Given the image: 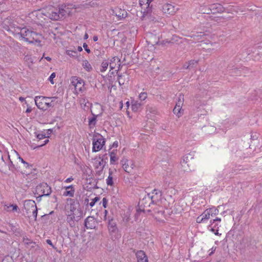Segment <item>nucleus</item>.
Wrapping results in <instances>:
<instances>
[{
  "label": "nucleus",
  "instance_id": "obj_1",
  "mask_svg": "<svg viewBox=\"0 0 262 262\" xmlns=\"http://www.w3.org/2000/svg\"><path fill=\"white\" fill-rule=\"evenodd\" d=\"M3 28L7 31L12 32L16 37L19 39L25 40L26 35L29 31V29L27 27L21 28L16 26L13 23H10L8 19L4 21Z\"/></svg>",
  "mask_w": 262,
  "mask_h": 262
},
{
  "label": "nucleus",
  "instance_id": "obj_2",
  "mask_svg": "<svg viewBox=\"0 0 262 262\" xmlns=\"http://www.w3.org/2000/svg\"><path fill=\"white\" fill-rule=\"evenodd\" d=\"M92 142V151L96 152L102 149L105 145V140L101 134L96 133L93 135Z\"/></svg>",
  "mask_w": 262,
  "mask_h": 262
},
{
  "label": "nucleus",
  "instance_id": "obj_3",
  "mask_svg": "<svg viewBox=\"0 0 262 262\" xmlns=\"http://www.w3.org/2000/svg\"><path fill=\"white\" fill-rule=\"evenodd\" d=\"M78 8L76 5L71 4L60 6L58 9L61 18L63 19L67 16L71 15L74 13L73 10H74L75 12V10Z\"/></svg>",
  "mask_w": 262,
  "mask_h": 262
},
{
  "label": "nucleus",
  "instance_id": "obj_4",
  "mask_svg": "<svg viewBox=\"0 0 262 262\" xmlns=\"http://www.w3.org/2000/svg\"><path fill=\"white\" fill-rule=\"evenodd\" d=\"M36 193L40 197L49 196L52 192L51 187L46 183H41L38 185L35 189Z\"/></svg>",
  "mask_w": 262,
  "mask_h": 262
},
{
  "label": "nucleus",
  "instance_id": "obj_5",
  "mask_svg": "<svg viewBox=\"0 0 262 262\" xmlns=\"http://www.w3.org/2000/svg\"><path fill=\"white\" fill-rule=\"evenodd\" d=\"M46 99H44V96H37L34 98L35 104L37 107L42 110H46L49 107H53L54 106V103L46 102Z\"/></svg>",
  "mask_w": 262,
  "mask_h": 262
},
{
  "label": "nucleus",
  "instance_id": "obj_6",
  "mask_svg": "<svg viewBox=\"0 0 262 262\" xmlns=\"http://www.w3.org/2000/svg\"><path fill=\"white\" fill-rule=\"evenodd\" d=\"M42 38V36L40 33H36L30 29L26 35L25 41L29 43H40Z\"/></svg>",
  "mask_w": 262,
  "mask_h": 262
},
{
  "label": "nucleus",
  "instance_id": "obj_7",
  "mask_svg": "<svg viewBox=\"0 0 262 262\" xmlns=\"http://www.w3.org/2000/svg\"><path fill=\"white\" fill-rule=\"evenodd\" d=\"M71 84L74 87L75 93H78L83 92L84 90V82L80 78L73 76L71 79Z\"/></svg>",
  "mask_w": 262,
  "mask_h": 262
},
{
  "label": "nucleus",
  "instance_id": "obj_8",
  "mask_svg": "<svg viewBox=\"0 0 262 262\" xmlns=\"http://www.w3.org/2000/svg\"><path fill=\"white\" fill-rule=\"evenodd\" d=\"M25 215L30 218L31 217V212L35 209L37 206L34 201L29 200H26L24 202Z\"/></svg>",
  "mask_w": 262,
  "mask_h": 262
},
{
  "label": "nucleus",
  "instance_id": "obj_9",
  "mask_svg": "<svg viewBox=\"0 0 262 262\" xmlns=\"http://www.w3.org/2000/svg\"><path fill=\"white\" fill-rule=\"evenodd\" d=\"M152 0H139V5L141 7V11L145 15L150 13L152 11V6L150 5Z\"/></svg>",
  "mask_w": 262,
  "mask_h": 262
},
{
  "label": "nucleus",
  "instance_id": "obj_10",
  "mask_svg": "<svg viewBox=\"0 0 262 262\" xmlns=\"http://www.w3.org/2000/svg\"><path fill=\"white\" fill-rule=\"evenodd\" d=\"M45 15L52 20H57L61 19L59 14L58 8H49Z\"/></svg>",
  "mask_w": 262,
  "mask_h": 262
},
{
  "label": "nucleus",
  "instance_id": "obj_11",
  "mask_svg": "<svg viewBox=\"0 0 262 262\" xmlns=\"http://www.w3.org/2000/svg\"><path fill=\"white\" fill-rule=\"evenodd\" d=\"M122 167L124 171L127 173L132 172L133 169L135 167L134 162L132 160H128L124 158L120 161Z\"/></svg>",
  "mask_w": 262,
  "mask_h": 262
},
{
  "label": "nucleus",
  "instance_id": "obj_12",
  "mask_svg": "<svg viewBox=\"0 0 262 262\" xmlns=\"http://www.w3.org/2000/svg\"><path fill=\"white\" fill-rule=\"evenodd\" d=\"M148 196L150 198L151 202L152 204H157L159 203L162 198V192L160 190L155 189L151 192L147 194Z\"/></svg>",
  "mask_w": 262,
  "mask_h": 262
},
{
  "label": "nucleus",
  "instance_id": "obj_13",
  "mask_svg": "<svg viewBox=\"0 0 262 262\" xmlns=\"http://www.w3.org/2000/svg\"><path fill=\"white\" fill-rule=\"evenodd\" d=\"M210 14L222 13L225 10V8L219 3L210 4Z\"/></svg>",
  "mask_w": 262,
  "mask_h": 262
},
{
  "label": "nucleus",
  "instance_id": "obj_14",
  "mask_svg": "<svg viewBox=\"0 0 262 262\" xmlns=\"http://www.w3.org/2000/svg\"><path fill=\"white\" fill-rule=\"evenodd\" d=\"M152 203L150 200V198L147 195L142 200H140L139 202V208L138 211H144V208L150 206V204Z\"/></svg>",
  "mask_w": 262,
  "mask_h": 262
},
{
  "label": "nucleus",
  "instance_id": "obj_15",
  "mask_svg": "<svg viewBox=\"0 0 262 262\" xmlns=\"http://www.w3.org/2000/svg\"><path fill=\"white\" fill-rule=\"evenodd\" d=\"M81 219V215L76 213H69L67 221L71 227L75 226V221H78Z\"/></svg>",
  "mask_w": 262,
  "mask_h": 262
},
{
  "label": "nucleus",
  "instance_id": "obj_16",
  "mask_svg": "<svg viewBox=\"0 0 262 262\" xmlns=\"http://www.w3.org/2000/svg\"><path fill=\"white\" fill-rule=\"evenodd\" d=\"M112 14L120 20L125 18L127 16V13L124 9L117 7L112 10Z\"/></svg>",
  "mask_w": 262,
  "mask_h": 262
},
{
  "label": "nucleus",
  "instance_id": "obj_17",
  "mask_svg": "<svg viewBox=\"0 0 262 262\" xmlns=\"http://www.w3.org/2000/svg\"><path fill=\"white\" fill-rule=\"evenodd\" d=\"M190 158V155H186L183 157L182 160L181 161L180 164L182 168V170L184 172H188L190 170L188 163Z\"/></svg>",
  "mask_w": 262,
  "mask_h": 262
},
{
  "label": "nucleus",
  "instance_id": "obj_18",
  "mask_svg": "<svg viewBox=\"0 0 262 262\" xmlns=\"http://www.w3.org/2000/svg\"><path fill=\"white\" fill-rule=\"evenodd\" d=\"M108 229L111 234L116 233L118 232L117 224L113 219L110 216L108 217Z\"/></svg>",
  "mask_w": 262,
  "mask_h": 262
},
{
  "label": "nucleus",
  "instance_id": "obj_19",
  "mask_svg": "<svg viewBox=\"0 0 262 262\" xmlns=\"http://www.w3.org/2000/svg\"><path fill=\"white\" fill-rule=\"evenodd\" d=\"M162 11L165 14L173 15L176 12V9L171 4H165L162 6Z\"/></svg>",
  "mask_w": 262,
  "mask_h": 262
},
{
  "label": "nucleus",
  "instance_id": "obj_20",
  "mask_svg": "<svg viewBox=\"0 0 262 262\" xmlns=\"http://www.w3.org/2000/svg\"><path fill=\"white\" fill-rule=\"evenodd\" d=\"M98 159L100 160L98 163L96 162L95 167L98 168L99 166H101V170H102L107 163V154L104 155L102 157L99 156Z\"/></svg>",
  "mask_w": 262,
  "mask_h": 262
},
{
  "label": "nucleus",
  "instance_id": "obj_21",
  "mask_svg": "<svg viewBox=\"0 0 262 262\" xmlns=\"http://www.w3.org/2000/svg\"><path fill=\"white\" fill-rule=\"evenodd\" d=\"M67 201L70 202V208H69V209H70L69 213H76L78 215H81V211L79 209H77V207L76 206V203L74 199H68L67 200Z\"/></svg>",
  "mask_w": 262,
  "mask_h": 262
},
{
  "label": "nucleus",
  "instance_id": "obj_22",
  "mask_svg": "<svg viewBox=\"0 0 262 262\" xmlns=\"http://www.w3.org/2000/svg\"><path fill=\"white\" fill-rule=\"evenodd\" d=\"M109 66L111 70H113L116 69L118 66V70L120 69V60L119 57L117 56H115L111 58L110 61H109Z\"/></svg>",
  "mask_w": 262,
  "mask_h": 262
},
{
  "label": "nucleus",
  "instance_id": "obj_23",
  "mask_svg": "<svg viewBox=\"0 0 262 262\" xmlns=\"http://www.w3.org/2000/svg\"><path fill=\"white\" fill-rule=\"evenodd\" d=\"M137 262H148V258L142 250L138 251L136 253Z\"/></svg>",
  "mask_w": 262,
  "mask_h": 262
},
{
  "label": "nucleus",
  "instance_id": "obj_24",
  "mask_svg": "<svg viewBox=\"0 0 262 262\" xmlns=\"http://www.w3.org/2000/svg\"><path fill=\"white\" fill-rule=\"evenodd\" d=\"M95 222L92 216H88L84 221V226L87 229H93L95 228Z\"/></svg>",
  "mask_w": 262,
  "mask_h": 262
},
{
  "label": "nucleus",
  "instance_id": "obj_25",
  "mask_svg": "<svg viewBox=\"0 0 262 262\" xmlns=\"http://www.w3.org/2000/svg\"><path fill=\"white\" fill-rule=\"evenodd\" d=\"M92 114L93 115L92 117H89V125L90 128H93L95 126L97 122V118L98 115H95L92 112Z\"/></svg>",
  "mask_w": 262,
  "mask_h": 262
},
{
  "label": "nucleus",
  "instance_id": "obj_26",
  "mask_svg": "<svg viewBox=\"0 0 262 262\" xmlns=\"http://www.w3.org/2000/svg\"><path fill=\"white\" fill-rule=\"evenodd\" d=\"M182 103V101H181L180 99H179V102L176 104L173 110V113L178 117H180L181 115V110Z\"/></svg>",
  "mask_w": 262,
  "mask_h": 262
},
{
  "label": "nucleus",
  "instance_id": "obj_27",
  "mask_svg": "<svg viewBox=\"0 0 262 262\" xmlns=\"http://www.w3.org/2000/svg\"><path fill=\"white\" fill-rule=\"evenodd\" d=\"M200 11L202 13L209 14H210V4L208 5L201 6Z\"/></svg>",
  "mask_w": 262,
  "mask_h": 262
},
{
  "label": "nucleus",
  "instance_id": "obj_28",
  "mask_svg": "<svg viewBox=\"0 0 262 262\" xmlns=\"http://www.w3.org/2000/svg\"><path fill=\"white\" fill-rule=\"evenodd\" d=\"M109 65V61L108 60L104 59L102 61L100 68V71L101 72H104L107 70Z\"/></svg>",
  "mask_w": 262,
  "mask_h": 262
},
{
  "label": "nucleus",
  "instance_id": "obj_29",
  "mask_svg": "<svg viewBox=\"0 0 262 262\" xmlns=\"http://www.w3.org/2000/svg\"><path fill=\"white\" fill-rule=\"evenodd\" d=\"M82 66L84 69H85L87 72H90L92 70V67L91 64L87 60H84L82 61Z\"/></svg>",
  "mask_w": 262,
  "mask_h": 262
},
{
  "label": "nucleus",
  "instance_id": "obj_30",
  "mask_svg": "<svg viewBox=\"0 0 262 262\" xmlns=\"http://www.w3.org/2000/svg\"><path fill=\"white\" fill-rule=\"evenodd\" d=\"M118 160L116 157V154L112 151L110 153V163L111 164H115L116 162Z\"/></svg>",
  "mask_w": 262,
  "mask_h": 262
},
{
  "label": "nucleus",
  "instance_id": "obj_31",
  "mask_svg": "<svg viewBox=\"0 0 262 262\" xmlns=\"http://www.w3.org/2000/svg\"><path fill=\"white\" fill-rule=\"evenodd\" d=\"M113 174V171L110 169H109V176L106 179V183L107 185L112 186L114 184L113 177L112 176Z\"/></svg>",
  "mask_w": 262,
  "mask_h": 262
},
{
  "label": "nucleus",
  "instance_id": "obj_32",
  "mask_svg": "<svg viewBox=\"0 0 262 262\" xmlns=\"http://www.w3.org/2000/svg\"><path fill=\"white\" fill-rule=\"evenodd\" d=\"M141 104L138 101L134 102L132 105V109L134 112H137L139 108L141 107Z\"/></svg>",
  "mask_w": 262,
  "mask_h": 262
},
{
  "label": "nucleus",
  "instance_id": "obj_33",
  "mask_svg": "<svg viewBox=\"0 0 262 262\" xmlns=\"http://www.w3.org/2000/svg\"><path fill=\"white\" fill-rule=\"evenodd\" d=\"M198 61L196 60H191L188 62L186 69H191L198 64Z\"/></svg>",
  "mask_w": 262,
  "mask_h": 262
},
{
  "label": "nucleus",
  "instance_id": "obj_34",
  "mask_svg": "<svg viewBox=\"0 0 262 262\" xmlns=\"http://www.w3.org/2000/svg\"><path fill=\"white\" fill-rule=\"evenodd\" d=\"M153 211L155 214L163 215L164 213L163 208L160 206L154 208Z\"/></svg>",
  "mask_w": 262,
  "mask_h": 262
},
{
  "label": "nucleus",
  "instance_id": "obj_35",
  "mask_svg": "<svg viewBox=\"0 0 262 262\" xmlns=\"http://www.w3.org/2000/svg\"><path fill=\"white\" fill-rule=\"evenodd\" d=\"M209 211H207V210L206 209V210H205L203 213L201 214V216L202 217V218L204 219V220L205 221V222H206V221H207L209 218H210V214L208 212Z\"/></svg>",
  "mask_w": 262,
  "mask_h": 262
},
{
  "label": "nucleus",
  "instance_id": "obj_36",
  "mask_svg": "<svg viewBox=\"0 0 262 262\" xmlns=\"http://www.w3.org/2000/svg\"><path fill=\"white\" fill-rule=\"evenodd\" d=\"M118 81L120 85H123L125 81V76L122 75H118Z\"/></svg>",
  "mask_w": 262,
  "mask_h": 262
},
{
  "label": "nucleus",
  "instance_id": "obj_37",
  "mask_svg": "<svg viewBox=\"0 0 262 262\" xmlns=\"http://www.w3.org/2000/svg\"><path fill=\"white\" fill-rule=\"evenodd\" d=\"M75 192V189H72L70 190H66L64 192L63 195V196H69L71 197L74 196Z\"/></svg>",
  "mask_w": 262,
  "mask_h": 262
},
{
  "label": "nucleus",
  "instance_id": "obj_38",
  "mask_svg": "<svg viewBox=\"0 0 262 262\" xmlns=\"http://www.w3.org/2000/svg\"><path fill=\"white\" fill-rule=\"evenodd\" d=\"M6 157L9 159V162L8 163L9 169V170H10L11 171H13L15 169V166L13 164V162L10 159V156L9 155H6Z\"/></svg>",
  "mask_w": 262,
  "mask_h": 262
},
{
  "label": "nucleus",
  "instance_id": "obj_39",
  "mask_svg": "<svg viewBox=\"0 0 262 262\" xmlns=\"http://www.w3.org/2000/svg\"><path fill=\"white\" fill-rule=\"evenodd\" d=\"M66 53L70 57H76L77 56V52L76 51L68 50L66 51Z\"/></svg>",
  "mask_w": 262,
  "mask_h": 262
},
{
  "label": "nucleus",
  "instance_id": "obj_40",
  "mask_svg": "<svg viewBox=\"0 0 262 262\" xmlns=\"http://www.w3.org/2000/svg\"><path fill=\"white\" fill-rule=\"evenodd\" d=\"M208 212L209 213L210 215L211 216H213V215H215L218 213V210L215 208H209L207 209Z\"/></svg>",
  "mask_w": 262,
  "mask_h": 262
},
{
  "label": "nucleus",
  "instance_id": "obj_41",
  "mask_svg": "<svg viewBox=\"0 0 262 262\" xmlns=\"http://www.w3.org/2000/svg\"><path fill=\"white\" fill-rule=\"evenodd\" d=\"M100 199V198L98 196H96L95 198L92 200V201L89 203V205L92 207L94 206L95 203L98 202Z\"/></svg>",
  "mask_w": 262,
  "mask_h": 262
},
{
  "label": "nucleus",
  "instance_id": "obj_42",
  "mask_svg": "<svg viewBox=\"0 0 262 262\" xmlns=\"http://www.w3.org/2000/svg\"><path fill=\"white\" fill-rule=\"evenodd\" d=\"M147 97V94L145 92H142L141 93L139 94V98L140 99V100L143 101L146 99V98Z\"/></svg>",
  "mask_w": 262,
  "mask_h": 262
},
{
  "label": "nucleus",
  "instance_id": "obj_43",
  "mask_svg": "<svg viewBox=\"0 0 262 262\" xmlns=\"http://www.w3.org/2000/svg\"><path fill=\"white\" fill-rule=\"evenodd\" d=\"M37 216V207L34 209L32 212H31V217L32 216L34 220L36 221V218Z\"/></svg>",
  "mask_w": 262,
  "mask_h": 262
},
{
  "label": "nucleus",
  "instance_id": "obj_44",
  "mask_svg": "<svg viewBox=\"0 0 262 262\" xmlns=\"http://www.w3.org/2000/svg\"><path fill=\"white\" fill-rule=\"evenodd\" d=\"M81 105L82 106V105L83 104L84 106H87L88 107H89V106H91L92 105V104L89 103L88 100H86V99H83V100H81Z\"/></svg>",
  "mask_w": 262,
  "mask_h": 262
},
{
  "label": "nucleus",
  "instance_id": "obj_45",
  "mask_svg": "<svg viewBox=\"0 0 262 262\" xmlns=\"http://www.w3.org/2000/svg\"><path fill=\"white\" fill-rule=\"evenodd\" d=\"M56 74L55 73H52L49 78V80L52 84H54L53 79L55 77Z\"/></svg>",
  "mask_w": 262,
  "mask_h": 262
},
{
  "label": "nucleus",
  "instance_id": "obj_46",
  "mask_svg": "<svg viewBox=\"0 0 262 262\" xmlns=\"http://www.w3.org/2000/svg\"><path fill=\"white\" fill-rule=\"evenodd\" d=\"M46 137H49V136H46V135L45 134H38L37 135V139H38L39 140H41V139H43Z\"/></svg>",
  "mask_w": 262,
  "mask_h": 262
},
{
  "label": "nucleus",
  "instance_id": "obj_47",
  "mask_svg": "<svg viewBox=\"0 0 262 262\" xmlns=\"http://www.w3.org/2000/svg\"><path fill=\"white\" fill-rule=\"evenodd\" d=\"M8 208H12V211H17V210L18 209V206L15 205V204H12V205H10Z\"/></svg>",
  "mask_w": 262,
  "mask_h": 262
},
{
  "label": "nucleus",
  "instance_id": "obj_48",
  "mask_svg": "<svg viewBox=\"0 0 262 262\" xmlns=\"http://www.w3.org/2000/svg\"><path fill=\"white\" fill-rule=\"evenodd\" d=\"M221 218L216 217L214 220L210 221V225H209V226L212 227L216 221L221 222Z\"/></svg>",
  "mask_w": 262,
  "mask_h": 262
},
{
  "label": "nucleus",
  "instance_id": "obj_49",
  "mask_svg": "<svg viewBox=\"0 0 262 262\" xmlns=\"http://www.w3.org/2000/svg\"><path fill=\"white\" fill-rule=\"evenodd\" d=\"M108 200L106 198H103L102 199V206L104 208H106Z\"/></svg>",
  "mask_w": 262,
  "mask_h": 262
},
{
  "label": "nucleus",
  "instance_id": "obj_50",
  "mask_svg": "<svg viewBox=\"0 0 262 262\" xmlns=\"http://www.w3.org/2000/svg\"><path fill=\"white\" fill-rule=\"evenodd\" d=\"M216 249V247H212L209 250V255L211 256L215 252V250Z\"/></svg>",
  "mask_w": 262,
  "mask_h": 262
},
{
  "label": "nucleus",
  "instance_id": "obj_51",
  "mask_svg": "<svg viewBox=\"0 0 262 262\" xmlns=\"http://www.w3.org/2000/svg\"><path fill=\"white\" fill-rule=\"evenodd\" d=\"M83 47L85 51L88 53H90L91 52L90 49L88 48V45L86 43H84L83 44Z\"/></svg>",
  "mask_w": 262,
  "mask_h": 262
},
{
  "label": "nucleus",
  "instance_id": "obj_52",
  "mask_svg": "<svg viewBox=\"0 0 262 262\" xmlns=\"http://www.w3.org/2000/svg\"><path fill=\"white\" fill-rule=\"evenodd\" d=\"M196 222L198 223H204L205 222L204 220V219L202 218V217L201 216V215L196 218Z\"/></svg>",
  "mask_w": 262,
  "mask_h": 262
},
{
  "label": "nucleus",
  "instance_id": "obj_53",
  "mask_svg": "<svg viewBox=\"0 0 262 262\" xmlns=\"http://www.w3.org/2000/svg\"><path fill=\"white\" fill-rule=\"evenodd\" d=\"M46 242L48 244H49V245H50L52 248L55 249L56 248L55 247V246H54V245L52 244V241L49 239H48L46 240Z\"/></svg>",
  "mask_w": 262,
  "mask_h": 262
},
{
  "label": "nucleus",
  "instance_id": "obj_54",
  "mask_svg": "<svg viewBox=\"0 0 262 262\" xmlns=\"http://www.w3.org/2000/svg\"><path fill=\"white\" fill-rule=\"evenodd\" d=\"M51 98V100H50V102H51V103H54V105L55 104V100L56 99H57V97H50Z\"/></svg>",
  "mask_w": 262,
  "mask_h": 262
},
{
  "label": "nucleus",
  "instance_id": "obj_55",
  "mask_svg": "<svg viewBox=\"0 0 262 262\" xmlns=\"http://www.w3.org/2000/svg\"><path fill=\"white\" fill-rule=\"evenodd\" d=\"M73 180V178L71 177H70V178L67 179L64 181V182L68 183H70V182H72Z\"/></svg>",
  "mask_w": 262,
  "mask_h": 262
},
{
  "label": "nucleus",
  "instance_id": "obj_56",
  "mask_svg": "<svg viewBox=\"0 0 262 262\" xmlns=\"http://www.w3.org/2000/svg\"><path fill=\"white\" fill-rule=\"evenodd\" d=\"M19 159L21 161V162L24 163L25 165H27V166H29V164L28 163L26 162V161H25L23 158H21V157H19Z\"/></svg>",
  "mask_w": 262,
  "mask_h": 262
},
{
  "label": "nucleus",
  "instance_id": "obj_57",
  "mask_svg": "<svg viewBox=\"0 0 262 262\" xmlns=\"http://www.w3.org/2000/svg\"><path fill=\"white\" fill-rule=\"evenodd\" d=\"M108 213V211L106 210H105L104 211V220H106L108 217H107V214Z\"/></svg>",
  "mask_w": 262,
  "mask_h": 262
},
{
  "label": "nucleus",
  "instance_id": "obj_58",
  "mask_svg": "<svg viewBox=\"0 0 262 262\" xmlns=\"http://www.w3.org/2000/svg\"><path fill=\"white\" fill-rule=\"evenodd\" d=\"M49 140L48 139H47L45 141H44V143L42 144H40L39 145H38V147H41L45 145H46V144H47L48 142H49Z\"/></svg>",
  "mask_w": 262,
  "mask_h": 262
},
{
  "label": "nucleus",
  "instance_id": "obj_59",
  "mask_svg": "<svg viewBox=\"0 0 262 262\" xmlns=\"http://www.w3.org/2000/svg\"><path fill=\"white\" fill-rule=\"evenodd\" d=\"M31 111H32V108H31V107L30 106H29V107H28L27 108V110H26V112L27 113H31Z\"/></svg>",
  "mask_w": 262,
  "mask_h": 262
},
{
  "label": "nucleus",
  "instance_id": "obj_60",
  "mask_svg": "<svg viewBox=\"0 0 262 262\" xmlns=\"http://www.w3.org/2000/svg\"><path fill=\"white\" fill-rule=\"evenodd\" d=\"M89 199H88V198H85V200H84V204L85 205H89Z\"/></svg>",
  "mask_w": 262,
  "mask_h": 262
},
{
  "label": "nucleus",
  "instance_id": "obj_61",
  "mask_svg": "<svg viewBox=\"0 0 262 262\" xmlns=\"http://www.w3.org/2000/svg\"><path fill=\"white\" fill-rule=\"evenodd\" d=\"M44 99H46V102H50L51 98L50 97H44Z\"/></svg>",
  "mask_w": 262,
  "mask_h": 262
},
{
  "label": "nucleus",
  "instance_id": "obj_62",
  "mask_svg": "<svg viewBox=\"0 0 262 262\" xmlns=\"http://www.w3.org/2000/svg\"><path fill=\"white\" fill-rule=\"evenodd\" d=\"M68 189H71V190L74 189V188H73V185H70V186H67V187H66V190H67Z\"/></svg>",
  "mask_w": 262,
  "mask_h": 262
},
{
  "label": "nucleus",
  "instance_id": "obj_63",
  "mask_svg": "<svg viewBox=\"0 0 262 262\" xmlns=\"http://www.w3.org/2000/svg\"><path fill=\"white\" fill-rule=\"evenodd\" d=\"M89 38V35L87 33H85L84 35V39H87Z\"/></svg>",
  "mask_w": 262,
  "mask_h": 262
},
{
  "label": "nucleus",
  "instance_id": "obj_64",
  "mask_svg": "<svg viewBox=\"0 0 262 262\" xmlns=\"http://www.w3.org/2000/svg\"><path fill=\"white\" fill-rule=\"evenodd\" d=\"M93 40H94V41H97V40H98V37H97V36H94L93 37Z\"/></svg>",
  "mask_w": 262,
  "mask_h": 262
}]
</instances>
